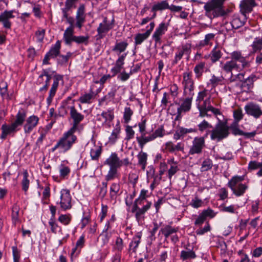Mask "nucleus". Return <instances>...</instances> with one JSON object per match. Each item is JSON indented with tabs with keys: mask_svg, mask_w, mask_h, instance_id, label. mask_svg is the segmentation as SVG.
Segmentation results:
<instances>
[{
	"mask_svg": "<svg viewBox=\"0 0 262 262\" xmlns=\"http://www.w3.org/2000/svg\"><path fill=\"white\" fill-rule=\"evenodd\" d=\"M231 60L226 62L222 69L226 73H231L233 70L238 72L242 71L250 66V63L244 57L241 52L234 51L231 54Z\"/></svg>",
	"mask_w": 262,
	"mask_h": 262,
	"instance_id": "obj_1",
	"label": "nucleus"
},
{
	"mask_svg": "<svg viewBox=\"0 0 262 262\" xmlns=\"http://www.w3.org/2000/svg\"><path fill=\"white\" fill-rule=\"evenodd\" d=\"M26 112L21 109L18 112L15 116V120L11 124H3L1 127L2 133L1 138L5 139L7 135L14 134L19 130L26 119Z\"/></svg>",
	"mask_w": 262,
	"mask_h": 262,
	"instance_id": "obj_2",
	"label": "nucleus"
},
{
	"mask_svg": "<svg viewBox=\"0 0 262 262\" xmlns=\"http://www.w3.org/2000/svg\"><path fill=\"white\" fill-rule=\"evenodd\" d=\"M217 119L219 122L211 130L210 139L213 141L220 142L229 136L230 127L227 125V122L222 121L219 118Z\"/></svg>",
	"mask_w": 262,
	"mask_h": 262,
	"instance_id": "obj_3",
	"label": "nucleus"
},
{
	"mask_svg": "<svg viewBox=\"0 0 262 262\" xmlns=\"http://www.w3.org/2000/svg\"><path fill=\"white\" fill-rule=\"evenodd\" d=\"M75 132L73 129H70L68 131L65 132L59 139L58 142L61 146V149L62 152H66L69 150L76 142L77 138L74 135Z\"/></svg>",
	"mask_w": 262,
	"mask_h": 262,
	"instance_id": "obj_4",
	"label": "nucleus"
},
{
	"mask_svg": "<svg viewBox=\"0 0 262 262\" xmlns=\"http://www.w3.org/2000/svg\"><path fill=\"white\" fill-rule=\"evenodd\" d=\"M244 180L243 177H233L228 183V186L232 190L233 193L236 196L243 195L248 188V186L242 183L239 184L237 187L236 185Z\"/></svg>",
	"mask_w": 262,
	"mask_h": 262,
	"instance_id": "obj_5",
	"label": "nucleus"
},
{
	"mask_svg": "<svg viewBox=\"0 0 262 262\" xmlns=\"http://www.w3.org/2000/svg\"><path fill=\"white\" fill-rule=\"evenodd\" d=\"M205 147V137H195L192 141L188 154L190 155H200Z\"/></svg>",
	"mask_w": 262,
	"mask_h": 262,
	"instance_id": "obj_6",
	"label": "nucleus"
},
{
	"mask_svg": "<svg viewBox=\"0 0 262 262\" xmlns=\"http://www.w3.org/2000/svg\"><path fill=\"white\" fill-rule=\"evenodd\" d=\"M114 26V19H113L111 21H108L107 18L105 17L102 23H101L97 29V37L98 39L104 38L106 33L111 30Z\"/></svg>",
	"mask_w": 262,
	"mask_h": 262,
	"instance_id": "obj_7",
	"label": "nucleus"
},
{
	"mask_svg": "<svg viewBox=\"0 0 262 262\" xmlns=\"http://www.w3.org/2000/svg\"><path fill=\"white\" fill-rule=\"evenodd\" d=\"M191 52V45L186 43L183 44L177 48L174 59L172 61V65L174 66L182 58L183 55H186L188 58Z\"/></svg>",
	"mask_w": 262,
	"mask_h": 262,
	"instance_id": "obj_8",
	"label": "nucleus"
},
{
	"mask_svg": "<svg viewBox=\"0 0 262 262\" xmlns=\"http://www.w3.org/2000/svg\"><path fill=\"white\" fill-rule=\"evenodd\" d=\"M152 203L150 202H147V203L142 208L139 207V203H134L132 212H135V217L137 222L140 224L142 223L144 219L145 213L150 208Z\"/></svg>",
	"mask_w": 262,
	"mask_h": 262,
	"instance_id": "obj_9",
	"label": "nucleus"
},
{
	"mask_svg": "<svg viewBox=\"0 0 262 262\" xmlns=\"http://www.w3.org/2000/svg\"><path fill=\"white\" fill-rule=\"evenodd\" d=\"M245 111L246 114L252 116L255 119H258L262 116V110L260 106L256 103H249L245 106Z\"/></svg>",
	"mask_w": 262,
	"mask_h": 262,
	"instance_id": "obj_10",
	"label": "nucleus"
},
{
	"mask_svg": "<svg viewBox=\"0 0 262 262\" xmlns=\"http://www.w3.org/2000/svg\"><path fill=\"white\" fill-rule=\"evenodd\" d=\"M71 200L70 191L66 189H62L60 192V205L62 210H66L71 208Z\"/></svg>",
	"mask_w": 262,
	"mask_h": 262,
	"instance_id": "obj_11",
	"label": "nucleus"
},
{
	"mask_svg": "<svg viewBox=\"0 0 262 262\" xmlns=\"http://www.w3.org/2000/svg\"><path fill=\"white\" fill-rule=\"evenodd\" d=\"M168 26V23L162 22L156 28L152 36V38L156 43H161V37L165 34L167 31Z\"/></svg>",
	"mask_w": 262,
	"mask_h": 262,
	"instance_id": "obj_12",
	"label": "nucleus"
},
{
	"mask_svg": "<svg viewBox=\"0 0 262 262\" xmlns=\"http://www.w3.org/2000/svg\"><path fill=\"white\" fill-rule=\"evenodd\" d=\"M15 12L16 11L14 10H5L0 14V23H2L4 28L11 29L12 23L10 19L14 18L15 16L13 13Z\"/></svg>",
	"mask_w": 262,
	"mask_h": 262,
	"instance_id": "obj_13",
	"label": "nucleus"
},
{
	"mask_svg": "<svg viewBox=\"0 0 262 262\" xmlns=\"http://www.w3.org/2000/svg\"><path fill=\"white\" fill-rule=\"evenodd\" d=\"M216 214V213L212 209L208 208L202 211L195 219L194 224L195 226H200L204 223L207 217L213 218Z\"/></svg>",
	"mask_w": 262,
	"mask_h": 262,
	"instance_id": "obj_14",
	"label": "nucleus"
},
{
	"mask_svg": "<svg viewBox=\"0 0 262 262\" xmlns=\"http://www.w3.org/2000/svg\"><path fill=\"white\" fill-rule=\"evenodd\" d=\"M86 14L84 4H80L77 9L76 14L75 26L80 29L85 21Z\"/></svg>",
	"mask_w": 262,
	"mask_h": 262,
	"instance_id": "obj_15",
	"label": "nucleus"
},
{
	"mask_svg": "<svg viewBox=\"0 0 262 262\" xmlns=\"http://www.w3.org/2000/svg\"><path fill=\"white\" fill-rule=\"evenodd\" d=\"M53 83L49 92V95L47 99L48 104H50L54 97L59 85V82L63 80V76L60 74H55L53 77Z\"/></svg>",
	"mask_w": 262,
	"mask_h": 262,
	"instance_id": "obj_16",
	"label": "nucleus"
},
{
	"mask_svg": "<svg viewBox=\"0 0 262 262\" xmlns=\"http://www.w3.org/2000/svg\"><path fill=\"white\" fill-rule=\"evenodd\" d=\"M69 110H70L71 117L73 120V126L70 129L76 131L79 123L83 120L84 116L77 111L74 105H71L69 107Z\"/></svg>",
	"mask_w": 262,
	"mask_h": 262,
	"instance_id": "obj_17",
	"label": "nucleus"
},
{
	"mask_svg": "<svg viewBox=\"0 0 262 262\" xmlns=\"http://www.w3.org/2000/svg\"><path fill=\"white\" fill-rule=\"evenodd\" d=\"M39 121L37 116L32 115L27 118L26 123L24 125V130L26 134H29L37 126Z\"/></svg>",
	"mask_w": 262,
	"mask_h": 262,
	"instance_id": "obj_18",
	"label": "nucleus"
},
{
	"mask_svg": "<svg viewBox=\"0 0 262 262\" xmlns=\"http://www.w3.org/2000/svg\"><path fill=\"white\" fill-rule=\"evenodd\" d=\"M256 5L255 0H242L239 4L240 11L245 17L246 13L251 12Z\"/></svg>",
	"mask_w": 262,
	"mask_h": 262,
	"instance_id": "obj_19",
	"label": "nucleus"
},
{
	"mask_svg": "<svg viewBox=\"0 0 262 262\" xmlns=\"http://www.w3.org/2000/svg\"><path fill=\"white\" fill-rule=\"evenodd\" d=\"M196 130L195 128H187L183 127H179L173 135V139L176 140L183 139L187 134L195 133Z\"/></svg>",
	"mask_w": 262,
	"mask_h": 262,
	"instance_id": "obj_20",
	"label": "nucleus"
},
{
	"mask_svg": "<svg viewBox=\"0 0 262 262\" xmlns=\"http://www.w3.org/2000/svg\"><path fill=\"white\" fill-rule=\"evenodd\" d=\"M120 160L116 152H112L110 156L106 159L104 164L107 165L110 168H119L120 167Z\"/></svg>",
	"mask_w": 262,
	"mask_h": 262,
	"instance_id": "obj_21",
	"label": "nucleus"
},
{
	"mask_svg": "<svg viewBox=\"0 0 262 262\" xmlns=\"http://www.w3.org/2000/svg\"><path fill=\"white\" fill-rule=\"evenodd\" d=\"M198 130L201 133H205L203 137H207L209 133L211 134V130L213 126L211 123L205 120H204L198 125Z\"/></svg>",
	"mask_w": 262,
	"mask_h": 262,
	"instance_id": "obj_22",
	"label": "nucleus"
},
{
	"mask_svg": "<svg viewBox=\"0 0 262 262\" xmlns=\"http://www.w3.org/2000/svg\"><path fill=\"white\" fill-rule=\"evenodd\" d=\"M126 55V53L123 54L120 56L116 60L115 66L111 69V72L113 73V76L121 72L123 68V65L124 63V59Z\"/></svg>",
	"mask_w": 262,
	"mask_h": 262,
	"instance_id": "obj_23",
	"label": "nucleus"
},
{
	"mask_svg": "<svg viewBox=\"0 0 262 262\" xmlns=\"http://www.w3.org/2000/svg\"><path fill=\"white\" fill-rule=\"evenodd\" d=\"M222 56V48L218 46H216L213 48L209 55L210 60L212 63H215L219 61Z\"/></svg>",
	"mask_w": 262,
	"mask_h": 262,
	"instance_id": "obj_24",
	"label": "nucleus"
},
{
	"mask_svg": "<svg viewBox=\"0 0 262 262\" xmlns=\"http://www.w3.org/2000/svg\"><path fill=\"white\" fill-rule=\"evenodd\" d=\"M186 97V99H185L183 103L181 104L180 107H179L177 110V113L179 115H180L182 112H188L191 108V102L193 97Z\"/></svg>",
	"mask_w": 262,
	"mask_h": 262,
	"instance_id": "obj_25",
	"label": "nucleus"
},
{
	"mask_svg": "<svg viewBox=\"0 0 262 262\" xmlns=\"http://www.w3.org/2000/svg\"><path fill=\"white\" fill-rule=\"evenodd\" d=\"M256 76L255 75H251L243 81L241 85L242 91H249L252 88L253 82Z\"/></svg>",
	"mask_w": 262,
	"mask_h": 262,
	"instance_id": "obj_26",
	"label": "nucleus"
},
{
	"mask_svg": "<svg viewBox=\"0 0 262 262\" xmlns=\"http://www.w3.org/2000/svg\"><path fill=\"white\" fill-rule=\"evenodd\" d=\"M75 36L74 35V29L67 28L63 33V39L67 45H71L73 41Z\"/></svg>",
	"mask_w": 262,
	"mask_h": 262,
	"instance_id": "obj_27",
	"label": "nucleus"
},
{
	"mask_svg": "<svg viewBox=\"0 0 262 262\" xmlns=\"http://www.w3.org/2000/svg\"><path fill=\"white\" fill-rule=\"evenodd\" d=\"M178 231V227H172L169 225H166L161 228L160 232L163 234L165 238H167L170 235L176 233Z\"/></svg>",
	"mask_w": 262,
	"mask_h": 262,
	"instance_id": "obj_28",
	"label": "nucleus"
},
{
	"mask_svg": "<svg viewBox=\"0 0 262 262\" xmlns=\"http://www.w3.org/2000/svg\"><path fill=\"white\" fill-rule=\"evenodd\" d=\"M61 48V41L60 40H57L55 44L51 47L50 51L47 53V54L51 57L52 58H56L60 54V50Z\"/></svg>",
	"mask_w": 262,
	"mask_h": 262,
	"instance_id": "obj_29",
	"label": "nucleus"
},
{
	"mask_svg": "<svg viewBox=\"0 0 262 262\" xmlns=\"http://www.w3.org/2000/svg\"><path fill=\"white\" fill-rule=\"evenodd\" d=\"M259 168L257 172L256 175L258 177H262V162H258L256 161H251L248 164V169L253 170Z\"/></svg>",
	"mask_w": 262,
	"mask_h": 262,
	"instance_id": "obj_30",
	"label": "nucleus"
},
{
	"mask_svg": "<svg viewBox=\"0 0 262 262\" xmlns=\"http://www.w3.org/2000/svg\"><path fill=\"white\" fill-rule=\"evenodd\" d=\"M128 43L126 41L117 42L112 49V51L116 52L118 54L124 52L128 47Z\"/></svg>",
	"mask_w": 262,
	"mask_h": 262,
	"instance_id": "obj_31",
	"label": "nucleus"
},
{
	"mask_svg": "<svg viewBox=\"0 0 262 262\" xmlns=\"http://www.w3.org/2000/svg\"><path fill=\"white\" fill-rule=\"evenodd\" d=\"M145 135L146 133L142 134L141 136L136 137L139 146L142 149L147 142L154 140V138L151 137V135L148 136H145Z\"/></svg>",
	"mask_w": 262,
	"mask_h": 262,
	"instance_id": "obj_32",
	"label": "nucleus"
},
{
	"mask_svg": "<svg viewBox=\"0 0 262 262\" xmlns=\"http://www.w3.org/2000/svg\"><path fill=\"white\" fill-rule=\"evenodd\" d=\"M102 153V147L100 146L95 145L90 150L91 159L94 161H98Z\"/></svg>",
	"mask_w": 262,
	"mask_h": 262,
	"instance_id": "obj_33",
	"label": "nucleus"
},
{
	"mask_svg": "<svg viewBox=\"0 0 262 262\" xmlns=\"http://www.w3.org/2000/svg\"><path fill=\"white\" fill-rule=\"evenodd\" d=\"M0 95L3 99L9 100L10 99V97L8 93L7 83L4 81L0 82Z\"/></svg>",
	"mask_w": 262,
	"mask_h": 262,
	"instance_id": "obj_34",
	"label": "nucleus"
},
{
	"mask_svg": "<svg viewBox=\"0 0 262 262\" xmlns=\"http://www.w3.org/2000/svg\"><path fill=\"white\" fill-rule=\"evenodd\" d=\"M49 225L52 233L56 234L59 233L62 234L61 227L59 226L55 219L51 218L49 221Z\"/></svg>",
	"mask_w": 262,
	"mask_h": 262,
	"instance_id": "obj_35",
	"label": "nucleus"
},
{
	"mask_svg": "<svg viewBox=\"0 0 262 262\" xmlns=\"http://www.w3.org/2000/svg\"><path fill=\"white\" fill-rule=\"evenodd\" d=\"M205 68V63L204 62H201L195 65L193 71L195 73L196 78L200 79L202 76Z\"/></svg>",
	"mask_w": 262,
	"mask_h": 262,
	"instance_id": "obj_36",
	"label": "nucleus"
},
{
	"mask_svg": "<svg viewBox=\"0 0 262 262\" xmlns=\"http://www.w3.org/2000/svg\"><path fill=\"white\" fill-rule=\"evenodd\" d=\"M138 164L141 166L142 170H144L147 164V155L146 153L141 151L137 156Z\"/></svg>",
	"mask_w": 262,
	"mask_h": 262,
	"instance_id": "obj_37",
	"label": "nucleus"
},
{
	"mask_svg": "<svg viewBox=\"0 0 262 262\" xmlns=\"http://www.w3.org/2000/svg\"><path fill=\"white\" fill-rule=\"evenodd\" d=\"M243 17H244L242 20L239 17H235L232 19L231 22V25L233 29H238L245 25L246 20V16L245 17L243 16Z\"/></svg>",
	"mask_w": 262,
	"mask_h": 262,
	"instance_id": "obj_38",
	"label": "nucleus"
},
{
	"mask_svg": "<svg viewBox=\"0 0 262 262\" xmlns=\"http://www.w3.org/2000/svg\"><path fill=\"white\" fill-rule=\"evenodd\" d=\"M120 186L119 184L114 183L110 187V195L112 200H115L120 190Z\"/></svg>",
	"mask_w": 262,
	"mask_h": 262,
	"instance_id": "obj_39",
	"label": "nucleus"
},
{
	"mask_svg": "<svg viewBox=\"0 0 262 262\" xmlns=\"http://www.w3.org/2000/svg\"><path fill=\"white\" fill-rule=\"evenodd\" d=\"M120 132V127L119 125H116L108 138L110 143L114 144L116 142L117 140L119 138Z\"/></svg>",
	"mask_w": 262,
	"mask_h": 262,
	"instance_id": "obj_40",
	"label": "nucleus"
},
{
	"mask_svg": "<svg viewBox=\"0 0 262 262\" xmlns=\"http://www.w3.org/2000/svg\"><path fill=\"white\" fill-rule=\"evenodd\" d=\"M150 36L147 32L144 33H138L135 37V44L136 46L141 45L144 40Z\"/></svg>",
	"mask_w": 262,
	"mask_h": 262,
	"instance_id": "obj_41",
	"label": "nucleus"
},
{
	"mask_svg": "<svg viewBox=\"0 0 262 262\" xmlns=\"http://www.w3.org/2000/svg\"><path fill=\"white\" fill-rule=\"evenodd\" d=\"M95 98L94 92L92 91L89 93L85 94L81 96L79 100L81 103H90L91 100Z\"/></svg>",
	"mask_w": 262,
	"mask_h": 262,
	"instance_id": "obj_42",
	"label": "nucleus"
},
{
	"mask_svg": "<svg viewBox=\"0 0 262 262\" xmlns=\"http://www.w3.org/2000/svg\"><path fill=\"white\" fill-rule=\"evenodd\" d=\"M224 80V77L222 76H216L213 75L209 80L210 84L212 88H215L218 85L222 84Z\"/></svg>",
	"mask_w": 262,
	"mask_h": 262,
	"instance_id": "obj_43",
	"label": "nucleus"
},
{
	"mask_svg": "<svg viewBox=\"0 0 262 262\" xmlns=\"http://www.w3.org/2000/svg\"><path fill=\"white\" fill-rule=\"evenodd\" d=\"M101 116L104 119V122L102 123L103 124L107 122H111L114 118L113 111L108 110L107 111H103L101 113Z\"/></svg>",
	"mask_w": 262,
	"mask_h": 262,
	"instance_id": "obj_44",
	"label": "nucleus"
},
{
	"mask_svg": "<svg viewBox=\"0 0 262 262\" xmlns=\"http://www.w3.org/2000/svg\"><path fill=\"white\" fill-rule=\"evenodd\" d=\"M215 37L213 33H209L205 35L204 40H201L199 42V46L200 47H204L205 46L211 45L210 41L212 40Z\"/></svg>",
	"mask_w": 262,
	"mask_h": 262,
	"instance_id": "obj_45",
	"label": "nucleus"
},
{
	"mask_svg": "<svg viewBox=\"0 0 262 262\" xmlns=\"http://www.w3.org/2000/svg\"><path fill=\"white\" fill-rule=\"evenodd\" d=\"M180 257L182 260H185L188 259L195 258L196 257V255L195 252L192 250H183L181 252Z\"/></svg>",
	"mask_w": 262,
	"mask_h": 262,
	"instance_id": "obj_46",
	"label": "nucleus"
},
{
	"mask_svg": "<svg viewBox=\"0 0 262 262\" xmlns=\"http://www.w3.org/2000/svg\"><path fill=\"white\" fill-rule=\"evenodd\" d=\"M184 95L185 96L193 97L194 85V83L183 85Z\"/></svg>",
	"mask_w": 262,
	"mask_h": 262,
	"instance_id": "obj_47",
	"label": "nucleus"
},
{
	"mask_svg": "<svg viewBox=\"0 0 262 262\" xmlns=\"http://www.w3.org/2000/svg\"><path fill=\"white\" fill-rule=\"evenodd\" d=\"M148 190L145 189H142L140 192V195L138 199H137L134 203H139V205H143L146 201V198L147 197Z\"/></svg>",
	"mask_w": 262,
	"mask_h": 262,
	"instance_id": "obj_48",
	"label": "nucleus"
},
{
	"mask_svg": "<svg viewBox=\"0 0 262 262\" xmlns=\"http://www.w3.org/2000/svg\"><path fill=\"white\" fill-rule=\"evenodd\" d=\"M29 174L27 170L23 172V179L21 181L22 189L26 192L29 187L30 181L28 180Z\"/></svg>",
	"mask_w": 262,
	"mask_h": 262,
	"instance_id": "obj_49",
	"label": "nucleus"
},
{
	"mask_svg": "<svg viewBox=\"0 0 262 262\" xmlns=\"http://www.w3.org/2000/svg\"><path fill=\"white\" fill-rule=\"evenodd\" d=\"M169 5L166 1H162L153 6L151 8L152 12H156L159 10H162L166 9H168Z\"/></svg>",
	"mask_w": 262,
	"mask_h": 262,
	"instance_id": "obj_50",
	"label": "nucleus"
},
{
	"mask_svg": "<svg viewBox=\"0 0 262 262\" xmlns=\"http://www.w3.org/2000/svg\"><path fill=\"white\" fill-rule=\"evenodd\" d=\"M194 83V81L192 78V73L190 72H186L183 74L182 84L185 85Z\"/></svg>",
	"mask_w": 262,
	"mask_h": 262,
	"instance_id": "obj_51",
	"label": "nucleus"
},
{
	"mask_svg": "<svg viewBox=\"0 0 262 262\" xmlns=\"http://www.w3.org/2000/svg\"><path fill=\"white\" fill-rule=\"evenodd\" d=\"M134 114L133 111L129 107H125L123 113V119L125 123L131 120L132 116Z\"/></svg>",
	"mask_w": 262,
	"mask_h": 262,
	"instance_id": "obj_52",
	"label": "nucleus"
},
{
	"mask_svg": "<svg viewBox=\"0 0 262 262\" xmlns=\"http://www.w3.org/2000/svg\"><path fill=\"white\" fill-rule=\"evenodd\" d=\"M252 47L254 52L261 50L262 49V37H256L255 38Z\"/></svg>",
	"mask_w": 262,
	"mask_h": 262,
	"instance_id": "obj_53",
	"label": "nucleus"
},
{
	"mask_svg": "<svg viewBox=\"0 0 262 262\" xmlns=\"http://www.w3.org/2000/svg\"><path fill=\"white\" fill-rule=\"evenodd\" d=\"M71 105H67V102H62V104L59 108L58 113L57 114L58 117H63L65 115L68 113V109H69V107Z\"/></svg>",
	"mask_w": 262,
	"mask_h": 262,
	"instance_id": "obj_54",
	"label": "nucleus"
},
{
	"mask_svg": "<svg viewBox=\"0 0 262 262\" xmlns=\"http://www.w3.org/2000/svg\"><path fill=\"white\" fill-rule=\"evenodd\" d=\"M230 129H231L232 133L234 135H241L243 136L244 132L239 129L238 127V123L233 122L230 126Z\"/></svg>",
	"mask_w": 262,
	"mask_h": 262,
	"instance_id": "obj_55",
	"label": "nucleus"
},
{
	"mask_svg": "<svg viewBox=\"0 0 262 262\" xmlns=\"http://www.w3.org/2000/svg\"><path fill=\"white\" fill-rule=\"evenodd\" d=\"M170 95L171 97L174 99L176 98L179 94V87L177 84L173 83L169 86Z\"/></svg>",
	"mask_w": 262,
	"mask_h": 262,
	"instance_id": "obj_56",
	"label": "nucleus"
},
{
	"mask_svg": "<svg viewBox=\"0 0 262 262\" xmlns=\"http://www.w3.org/2000/svg\"><path fill=\"white\" fill-rule=\"evenodd\" d=\"M70 169L69 167L61 165L59 167V174L61 178H65L70 172Z\"/></svg>",
	"mask_w": 262,
	"mask_h": 262,
	"instance_id": "obj_57",
	"label": "nucleus"
},
{
	"mask_svg": "<svg viewBox=\"0 0 262 262\" xmlns=\"http://www.w3.org/2000/svg\"><path fill=\"white\" fill-rule=\"evenodd\" d=\"M71 56V52H68L66 55H59L57 59L58 63L61 65L66 63Z\"/></svg>",
	"mask_w": 262,
	"mask_h": 262,
	"instance_id": "obj_58",
	"label": "nucleus"
},
{
	"mask_svg": "<svg viewBox=\"0 0 262 262\" xmlns=\"http://www.w3.org/2000/svg\"><path fill=\"white\" fill-rule=\"evenodd\" d=\"M230 73V77L227 79L228 82H232L235 81L236 79L242 81L244 79V73H238L235 75H233L232 72Z\"/></svg>",
	"mask_w": 262,
	"mask_h": 262,
	"instance_id": "obj_59",
	"label": "nucleus"
},
{
	"mask_svg": "<svg viewBox=\"0 0 262 262\" xmlns=\"http://www.w3.org/2000/svg\"><path fill=\"white\" fill-rule=\"evenodd\" d=\"M117 168H110L107 175L105 176V180L107 181H111L116 177L117 173Z\"/></svg>",
	"mask_w": 262,
	"mask_h": 262,
	"instance_id": "obj_60",
	"label": "nucleus"
},
{
	"mask_svg": "<svg viewBox=\"0 0 262 262\" xmlns=\"http://www.w3.org/2000/svg\"><path fill=\"white\" fill-rule=\"evenodd\" d=\"M212 167V162L210 159H205L202 164L201 171H205L210 169Z\"/></svg>",
	"mask_w": 262,
	"mask_h": 262,
	"instance_id": "obj_61",
	"label": "nucleus"
},
{
	"mask_svg": "<svg viewBox=\"0 0 262 262\" xmlns=\"http://www.w3.org/2000/svg\"><path fill=\"white\" fill-rule=\"evenodd\" d=\"M58 220L62 224L68 225L71 221V216L70 214H61Z\"/></svg>",
	"mask_w": 262,
	"mask_h": 262,
	"instance_id": "obj_62",
	"label": "nucleus"
},
{
	"mask_svg": "<svg viewBox=\"0 0 262 262\" xmlns=\"http://www.w3.org/2000/svg\"><path fill=\"white\" fill-rule=\"evenodd\" d=\"M244 115L241 108H238L234 111L233 117L234 121L233 122L238 123L243 118Z\"/></svg>",
	"mask_w": 262,
	"mask_h": 262,
	"instance_id": "obj_63",
	"label": "nucleus"
},
{
	"mask_svg": "<svg viewBox=\"0 0 262 262\" xmlns=\"http://www.w3.org/2000/svg\"><path fill=\"white\" fill-rule=\"evenodd\" d=\"M124 247L123 239L118 237L115 241L114 249L117 251L121 252Z\"/></svg>",
	"mask_w": 262,
	"mask_h": 262,
	"instance_id": "obj_64",
	"label": "nucleus"
}]
</instances>
